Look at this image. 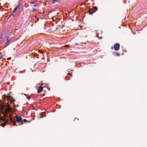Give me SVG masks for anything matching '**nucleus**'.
Listing matches in <instances>:
<instances>
[{
	"mask_svg": "<svg viewBox=\"0 0 147 147\" xmlns=\"http://www.w3.org/2000/svg\"><path fill=\"white\" fill-rule=\"evenodd\" d=\"M6 125V123L4 122V123H1L0 124V125H1V126H2L3 127H4L5 126V125Z\"/></svg>",
	"mask_w": 147,
	"mask_h": 147,
	"instance_id": "obj_12",
	"label": "nucleus"
},
{
	"mask_svg": "<svg viewBox=\"0 0 147 147\" xmlns=\"http://www.w3.org/2000/svg\"><path fill=\"white\" fill-rule=\"evenodd\" d=\"M6 100H7L8 101H10V102L11 103L15 101V100L13 99H11L9 97L7 98Z\"/></svg>",
	"mask_w": 147,
	"mask_h": 147,
	"instance_id": "obj_7",
	"label": "nucleus"
},
{
	"mask_svg": "<svg viewBox=\"0 0 147 147\" xmlns=\"http://www.w3.org/2000/svg\"><path fill=\"white\" fill-rule=\"evenodd\" d=\"M10 110L11 109H10V110L8 111L5 112L4 113L2 112H0V113H2L4 115L3 117H1V121L2 122L5 121H7V118L8 119V116L7 115V114L10 111Z\"/></svg>",
	"mask_w": 147,
	"mask_h": 147,
	"instance_id": "obj_1",
	"label": "nucleus"
},
{
	"mask_svg": "<svg viewBox=\"0 0 147 147\" xmlns=\"http://www.w3.org/2000/svg\"><path fill=\"white\" fill-rule=\"evenodd\" d=\"M36 10H37V9H36V8H34V7L33 8V9H32V10H31V11L32 12H33L34 11H36Z\"/></svg>",
	"mask_w": 147,
	"mask_h": 147,
	"instance_id": "obj_14",
	"label": "nucleus"
},
{
	"mask_svg": "<svg viewBox=\"0 0 147 147\" xmlns=\"http://www.w3.org/2000/svg\"><path fill=\"white\" fill-rule=\"evenodd\" d=\"M43 87L41 86H40L38 90V93H40L43 91Z\"/></svg>",
	"mask_w": 147,
	"mask_h": 147,
	"instance_id": "obj_8",
	"label": "nucleus"
},
{
	"mask_svg": "<svg viewBox=\"0 0 147 147\" xmlns=\"http://www.w3.org/2000/svg\"><path fill=\"white\" fill-rule=\"evenodd\" d=\"M69 45H65V47H69Z\"/></svg>",
	"mask_w": 147,
	"mask_h": 147,
	"instance_id": "obj_20",
	"label": "nucleus"
},
{
	"mask_svg": "<svg viewBox=\"0 0 147 147\" xmlns=\"http://www.w3.org/2000/svg\"><path fill=\"white\" fill-rule=\"evenodd\" d=\"M9 44V41H7L5 44V46L7 47Z\"/></svg>",
	"mask_w": 147,
	"mask_h": 147,
	"instance_id": "obj_11",
	"label": "nucleus"
},
{
	"mask_svg": "<svg viewBox=\"0 0 147 147\" xmlns=\"http://www.w3.org/2000/svg\"><path fill=\"white\" fill-rule=\"evenodd\" d=\"M34 6H36V5H34Z\"/></svg>",
	"mask_w": 147,
	"mask_h": 147,
	"instance_id": "obj_22",
	"label": "nucleus"
},
{
	"mask_svg": "<svg viewBox=\"0 0 147 147\" xmlns=\"http://www.w3.org/2000/svg\"><path fill=\"white\" fill-rule=\"evenodd\" d=\"M68 75L70 76L71 77H72V73H69L68 74Z\"/></svg>",
	"mask_w": 147,
	"mask_h": 147,
	"instance_id": "obj_16",
	"label": "nucleus"
},
{
	"mask_svg": "<svg viewBox=\"0 0 147 147\" xmlns=\"http://www.w3.org/2000/svg\"><path fill=\"white\" fill-rule=\"evenodd\" d=\"M19 9H18L17 8V7H16L13 11V12L12 13V14H11V15H12L13 16L14 15V14L15 13L16 11L17 10H18Z\"/></svg>",
	"mask_w": 147,
	"mask_h": 147,
	"instance_id": "obj_9",
	"label": "nucleus"
},
{
	"mask_svg": "<svg viewBox=\"0 0 147 147\" xmlns=\"http://www.w3.org/2000/svg\"><path fill=\"white\" fill-rule=\"evenodd\" d=\"M10 110V108L8 107L5 109V107L4 105H0V112H4L7 111H9Z\"/></svg>",
	"mask_w": 147,
	"mask_h": 147,
	"instance_id": "obj_2",
	"label": "nucleus"
},
{
	"mask_svg": "<svg viewBox=\"0 0 147 147\" xmlns=\"http://www.w3.org/2000/svg\"><path fill=\"white\" fill-rule=\"evenodd\" d=\"M19 6H20V4L18 5H17V6L16 7H17V8L18 9H19Z\"/></svg>",
	"mask_w": 147,
	"mask_h": 147,
	"instance_id": "obj_17",
	"label": "nucleus"
},
{
	"mask_svg": "<svg viewBox=\"0 0 147 147\" xmlns=\"http://www.w3.org/2000/svg\"><path fill=\"white\" fill-rule=\"evenodd\" d=\"M64 25L63 24V25H62V27H64Z\"/></svg>",
	"mask_w": 147,
	"mask_h": 147,
	"instance_id": "obj_21",
	"label": "nucleus"
},
{
	"mask_svg": "<svg viewBox=\"0 0 147 147\" xmlns=\"http://www.w3.org/2000/svg\"><path fill=\"white\" fill-rule=\"evenodd\" d=\"M67 77H68V76H66L65 78V79H66V80H69V79H67Z\"/></svg>",
	"mask_w": 147,
	"mask_h": 147,
	"instance_id": "obj_19",
	"label": "nucleus"
},
{
	"mask_svg": "<svg viewBox=\"0 0 147 147\" xmlns=\"http://www.w3.org/2000/svg\"><path fill=\"white\" fill-rule=\"evenodd\" d=\"M16 121L17 122H20L22 121V118L20 116H18L16 115Z\"/></svg>",
	"mask_w": 147,
	"mask_h": 147,
	"instance_id": "obj_5",
	"label": "nucleus"
},
{
	"mask_svg": "<svg viewBox=\"0 0 147 147\" xmlns=\"http://www.w3.org/2000/svg\"><path fill=\"white\" fill-rule=\"evenodd\" d=\"M120 45L118 43H116L115 44L113 45V48L115 50L117 51L119 49Z\"/></svg>",
	"mask_w": 147,
	"mask_h": 147,
	"instance_id": "obj_4",
	"label": "nucleus"
},
{
	"mask_svg": "<svg viewBox=\"0 0 147 147\" xmlns=\"http://www.w3.org/2000/svg\"><path fill=\"white\" fill-rule=\"evenodd\" d=\"M97 9L96 7H94L90 9L89 10V14H91L95 12L97 10Z\"/></svg>",
	"mask_w": 147,
	"mask_h": 147,
	"instance_id": "obj_3",
	"label": "nucleus"
},
{
	"mask_svg": "<svg viewBox=\"0 0 147 147\" xmlns=\"http://www.w3.org/2000/svg\"><path fill=\"white\" fill-rule=\"evenodd\" d=\"M9 119H10L11 121H13L14 122V124H15V123H16V119H13V118H12L11 117V114H9Z\"/></svg>",
	"mask_w": 147,
	"mask_h": 147,
	"instance_id": "obj_6",
	"label": "nucleus"
},
{
	"mask_svg": "<svg viewBox=\"0 0 147 147\" xmlns=\"http://www.w3.org/2000/svg\"><path fill=\"white\" fill-rule=\"evenodd\" d=\"M30 4H34L35 3V2H31L30 3Z\"/></svg>",
	"mask_w": 147,
	"mask_h": 147,
	"instance_id": "obj_18",
	"label": "nucleus"
},
{
	"mask_svg": "<svg viewBox=\"0 0 147 147\" xmlns=\"http://www.w3.org/2000/svg\"><path fill=\"white\" fill-rule=\"evenodd\" d=\"M7 38V41H9L10 40H11V38H9L8 36H7L6 37Z\"/></svg>",
	"mask_w": 147,
	"mask_h": 147,
	"instance_id": "obj_13",
	"label": "nucleus"
},
{
	"mask_svg": "<svg viewBox=\"0 0 147 147\" xmlns=\"http://www.w3.org/2000/svg\"><path fill=\"white\" fill-rule=\"evenodd\" d=\"M28 121L25 119H24L23 120H22V121L21 122V123L20 124L22 125L24 122H27Z\"/></svg>",
	"mask_w": 147,
	"mask_h": 147,
	"instance_id": "obj_10",
	"label": "nucleus"
},
{
	"mask_svg": "<svg viewBox=\"0 0 147 147\" xmlns=\"http://www.w3.org/2000/svg\"><path fill=\"white\" fill-rule=\"evenodd\" d=\"M111 48H112V49H113V47H111Z\"/></svg>",
	"mask_w": 147,
	"mask_h": 147,
	"instance_id": "obj_23",
	"label": "nucleus"
},
{
	"mask_svg": "<svg viewBox=\"0 0 147 147\" xmlns=\"http://www.w3.org/2000/svg\"><path fill=\"white\" fill-rule=\"evenodd\" d=\"M3 56V55H2L1 53H0V59L2 58Z\"/></svg>",
	"mask_w": 147,
	"mask_h": 147,
	"instance_id": "obj_15",
	"label": "nucleus"
}]
</instances>
